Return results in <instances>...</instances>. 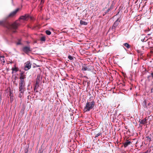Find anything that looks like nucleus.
Here are the masks:
<instances>
[{
  "label": "nucleus",
  "mask_w": 153,
  "mask_h": 153,
  "mask_svg": "<svg viewBox=\"0 0 153 153\" xmlns=\"http://www.w3.org/2000/svg\"><path fill=\"white\" fill-rule=\"evenodd\" d=\"M21 43L20 42H17V43H16V45H21Z\"/></svg>",
  "instance_id": "cd10ccee"
},
{
  "label": "nucleus",
  "mask_w": 153,
  "mask_h": 153,
  "mask_svg": "<svg viewBox=\"0 0 153 153\" xmlns=\"http://www.w3.org/2000/svg\"><path fill=\"white\" fill-rule=\"evenodd\" d=\"M83 77H85V78H88V77H87V76H84Z\"/></svg>",
  "instance_id": "72a5a7b5"
},
{
  "label": "nucleus",
  "mask_w": 153,
  "mask_h": 153,
  "mask_svg": "<svg viewBox=\"0 0 153 153\" xmlns=\"http://www.w3.org/2000/svg\"><path fill=\"white\" fill-rule=\"evenodd\" d=\"M19 8H17L15 10L11 12L8 15V17H9L12 18L14 17L16 14L17 13L19 10Z\"/></svg>",
  "instance_id": "6e6552de"
},
{
  "label": "nucleus",
  "mask_w": 153,
  "mask_h": 153,
  "mask_svg": "<svg viewBox=\"0 0 153 153\" xmlns=\"http://www.w3.org/2000/svg\"><path fill=\"white\" fill-rule=\"evenodd\" d=\"M46 34L48 35L51 34V32L49 30H46L45 31Z\"/></svg>",
  "instance_id": "6ab92c4d"
},
{
  "label": "nucleus",
  "mask_w": 153,
  "mask_h": 153,
  "mask_svg": "<svg viewBox=\"0 0 153 153\" xmlns=\"http://www.w3.org/2000/svg\"><path fill=\"white\" fill-rule=\"evenodd\" d=\"M131 143V142L129 140H127L126 141L123 143L124 146L125 148L128 145Z\"/></svg>",
  "instance_id": "f8f14e48"
},
{
  "label": "nucleus",
  "mask_w": 153,
  "mask_h": 153,
  "mask_svg": "<svg viewBox=\"0 0 153 153\" xmlns=\"http://www.w3.org/2000/svg\"><path fill=\"white\" fill-rule=\"evenodd\" d=\"M93 98V97H90V99Z\"/></svg>",
  "instance_id": "f704fd0d"
},
{
  "label": "nucleus",
  "mask_w": 153,
  "mask_h": 153,
  "mask_svg": "<svg viewBox=\"0 0 153 153\" xmlns=\"http://www.w3.org/2000/svg\"><path fill=\"white\" fill-rule=\"evenodd\" d=\"M40 81V75H38L37 76L36 81L35 84L39 85Z\"/></svg>",
  "instance_id": "9b49d317"
},
{
  "label": "nucleus",
  "mask_w": 153,
  "mask_h": 153,
  "mask_svg": "<svg viewBox=\"0 0 153 153\" xmlns=\"http://www.w3.org/2000/svg\"><path fill=\"white\" fill-rule=\"evenodd\" d=\"M29 16V15L28 14H26L24 16H21L19 18V19L26 20L28 19Z\"/></svg>",
  "instance_id": "9d476101"
},
{
  "label": "nucleus",
  "mask_w": 153,
  "mask_h": 153,
  "mask_svg": "<svg viewBox=\"0 0 153 153\" xmlns=\"http://www.w3.org/2000/svg\"><path fill=\"white\" fill-rule=\"evenodd\" d=\"M125 128L127 129V127H125Z\"/></svg>",
  "instance_id": "4c0bfd02"
},
{
  "label": "nucleus",
  "mask_w": 153,
  "mask_h": 153,
  "mask_svg": "<svg viewBox=\"0 0 153 153\" xmlns=\"http://www.w3.org/2000/svg\"><path fill=\"white\" fill-rule=\"evenodd\" d=\"M19 24L18 22L16 21L11 24H8L7 26V27L9 30H15L17 28Z\"/></svg>",
  "instance_id": "7ed1b4c3"
},
{
  "label": "nucleus",
  "mask_w": 153,
  "mask_h": 153,
  "mask_svg": "<svg viewBox=\"0 0 153 153\" xmlns=\"http://www.w3.org/2000/svg\"><path fill=\"white\" fill-rule=\"evenodd\" d=\"M151 92L152 93H153V85H152V87L151 88Z\"/></svg>",
  "instance_id": "a878e982"
},
{
  "label": "nucleus",
  "mask_w": 153,
  "mask_h": 153,
  "mask_svg": "<svg viewBox=\"0 0 153 153\" xmlns=\"http://www.w3.org/2000/svg\"><path fill=\"white\" fill-rule=\"evenodd\" d=\"M80 24L81 25H87L88 24V23L87 22H86L84 21H83L82 20H81L80 21Z\"/></svg>",
  "instance_id": "2eb2a0df"
},
{
  "label": "nucleus",
  "mask_w": 153,
  "mask_h": 153,
  "mask_svg": "<svg viewBox=\"0 0 153 153\" xmlns=\"http://www.w3.org/2000/svg\"><path fill=\"white\" fill-rule=\"evenodd\" d=\"M123 45L126 47L127 49H128L130 48V45L127 43H125L123 44Z\"/></svg>",
  "instance_id": "f3484780"
},
{
  "label": "nucleus",
  "mask_w": 153,
  "mask_h": 153,
  "mask_svg": "<svg viewBox=\"0 0 153 153\" xmlns=\"http://www.w3.org/2000/svg\"><path fill=\"white\" fill-rule=\"evenodd\" d=\"M101 134V133H99L96 135L95 137H97L99 136Z\"/></svg>",
  "instance_id": "b1692460"
},
{
  "label": "nucleus",
  "mask_w": 153,
  "mask_h": 153,
  "mask_svg": "<svg viewBox=\"0 0 153 153\" xmlns=\"http://www.w3.org/2000/svg\"><path fill=\"white\" fill-rule=\"evenodd\" d=\"M146 120H141L139 121V122L140 123L144 124L146 123Z\"/></svg>",
  "instance_id": "dca6fc26"
},
{
  "label": "nucleus",
  "mask_w": 153,
  "mask_h": 153,
  "mask_svg": "<svg viewBox=\"0 0 153 153\" xmlns=\"http://www.w3.org/2000/svg\"><path fill=\"white\" fill-rule=\"evenodd\" d=\"M68 58L71 60H73V56H68Z\"/></svg>",
  "instance_id": "4be33fe9"
},
{
  "label": "nucleus",
  "mask_w": 153,
  "mask_h": 153,
  "mask_svg": "<svg viewBox=\"0 0 153 153\" xmlns=\"http://www.w3.org/2000/svg\"><path fill=\"white\" fill-rule=\"evenodd\" d=\"M125 128L127 129V127H125Z\"/></svg>",
  "instance_id": "e433bc0d"
},
{
  "label": "nucleus",
  "mask_w": 153,
  "mask_h": 153,
  "mask_svg": "<svg viewBox=\"0 0 153 153\" xmlns=\"http://www.w3.org/2000/svg\"><path fill=\"white\" fill-rule=\"evenodd\" d=\"M23 95V94H22V93L20 92V94L19 95V97H21Z\"/></svg>",
  "instance_id": "393cba45"
},
{
  "label": "nucleus",
  "mask_w": 153,
  "mask_h": 153,
  "mask_svg": "<svg viewBox=\"0 0 153 153\" xmlns=\"http://www.w3.org/2000/svg\"><path fill=\"white\" fill-rule=\"evenodd\" d=\"M3 24V22L1 21H0V25H1Z\"/></svg>",
  "instance_id": "c756f323"
},
{
  "label": "nucleus",
  "mask_w": 153,
  "mask_h": 153,
  "mask_svg": "<svg viewBox=\"0 0 153 153\" xmlns=\"http://www.w3.org/2000/svg\"><path fill=\"white\" fill-rule=\"evenodd\" d=\"M151 75L152 78H153V71L152 72V73L151 74Z\"/></svg>",
  "instance_id": "bb28decb"
},
{
  "label": "nucleus",
  "mask_w": 153,
  "mask_h": 153,
  "mask_svg": "<svg viewBox=\"0 0 153 153\" xmlns=\"http://www.w3.org/2000/svg\"><path fill=\"white\" fill-rule=\"evenodd\" d=\"M14 152H13V153H14Z\"/></svg>",
  "instance_id": "58836bf2"
},
{
  "label": "nucleus",
  "mask_w": 153,
  "mask_h": 153,
  "mask_svg": "<svg viewBox=\"0 0 153 153\" xmlns=\"http://www.w3.org/2000/svg\"><path fill=\"white\" fill-rule=\"evenodd\" d=\"M40 40L42 41H45L46 39L45 36H42L41 37Z\"/></svg>",
  "instance_id": "412c9836"
},
{
  "label": "nucleus",
  "mask_w": 153,
  "mask_h": 153,
  "mask_svg": "<svg viewBox=\"0 0 153 153\" xmlns=\"http://www.w3.org/2000/svg\"><path fill=\"white\" fill-rule=\"evenodd\" d=\"M22 50L24 52L27 54L31 51L30 46H24L22 48Z\"/></svg>",
  "instance_id": "0eeeda50"
},
{
  "label": "nucleus",
  "mask_w": 153,
  "mask_h": 153,
  "mask_svg": "<svg viewBox=\"0 0 153 153\" xmlns=\"http://www.w3.org/2000/svg\"><path fill=\"white\" fill-rule=\"evenodd\" d=\"M147 140L149 142H150L151 141V137L150 136H147L146 137Z\"/></svg>",
  "instance_id": "a211bd4d"
},
{
  "label": "nucleus",
  "mask_w": 153,
  "mask_h": 153,
  "mask_svg": "<svg viewBox=\"0 0 153 153\" xmlns=\"http://www.w3.org/2000/svg\"><path fill=\"white\" fill-rule=\"evenodd\" d=\"M95 103V102L93 100L91 102L88 101L84 108V112L88 111L92 109L94 107Z\"/></svg>",
  "instance_id": "f257e3e1"
},
{
  "label": "nucleus",
  "mask_w": 153,
  "mask_h": 153,
  "mask_svg": "<svg viewBox=\"0 0 153 153\" xmlns=\"http://www.w3.org/2000/svg\"><path fill=\"white\" fill-rule=\"evenodd\" d=\"M24 70L25 71H27L30 69L31 66V64L30 61H28L25 64Z\"/></svg>",
  "instance_id": "423d86ee"
},
{
  "label": "nucleus",
  "mask_w": 153,
  "mask_h": 153,
  "mask_svg": "<svg viewBox=\"0 0 153 153\" xmlns=\"http://www.w3.org/2000/svg\"><path fill=\"white\" fill-rule=\"evenodd\" d=\"M144 104L146 106V100H145L144 101Z\"/></svg>",
  "instance_id": "c85d7f7f"
},
{
  "label": "nucleus",
  "mask_w": 153,
  "mask_h": 153,
  "mask_svg": "<svg viewBox=\"0 0 153 153\" xmlns=\"http://www.w3.org/2000/svg\"><path fill=\"white\" fill-rule=\"evenodd\" d=\"M120 21V19L119 18L115 21L111 28V29L113 31H115L116 28L119 24Z\"/></svg>",
  "instance_id": "39448f33"
},
{
  "label": "nucleus",
  "mask_w": 153,
  "mask_h": 153,
  "mask_svg": "<svg viewBox=\"0 0 153 153\" xmlns=\"http://www.w3.org/2000/svg\"><path fill=\"white\" fill-rule=\"evenodd\" d=\"M3 62H5V61H3Z\"/></svg>",
  "instance_id": "c9c22d12"
},
{
  "label": "nucleus",
  "mask_w": 153,
  "mask_h": 153,
  "mask_svg": "<svg viewBox=\"0 0 153 153\" xmlns=\"http://www.w3.org/2000/svg\"><path fill=\"white\" fill-rule=\"evenodd\" d=\"M38 153H42V152H41V151L39 150L38 152Z\"/></svg>",
  "instance_id": "7c9ffc66"
},
{
  "label": "nucleus",
  "mask_w": 153,
  "mask_h": 153,
  "mask_svg": "<svg viewBox=\"0 0 153 153\" xmlns=\"http://www.w3.org/2000/svg\"><path fill=\"white\" fill-rule=\"evenodd\" d=\"M93 68V67L89 65L84 64L82 66V71H90Z\"/></svg>",
  "instance_id": "20e7f679"
},
{
  "label": "nucleus",
  "mask_w": 153,
  "mask_h": 153,
  "mask_svg": "<svg viewBox=\"0 0 153 153\" xmlns=\"http://www.w3.org/2000/svg\"><path fill=\"white\" fill-rule=\"evenodd\" d=\"M26 78L23 72H22L20 74L19 79L20 81H25L24 79Z\"/></svg>",
  "instance_id": "1a4fd4ad"
},
{
  "label": "nucleus",
  "mask_w": 153,
  "mask_h": 153,
  "mask_svg": "<svg viewBox=\"0 0 153 153\" xmlns=\"http://www.w3.org/2000/svg\"><path fill=\"white\" fill-rule=\"evenodd\" d=\"M12 70L14 71L15 72H16L19 71V68L16 67V65L15 64L13 65V68H12Z\"/></svg>",
  "instance_id": "ddd939ff"
},
{
  "label": "nucleus",
  "mask_w": 153,
  "mask_h": 153,
  "mask_svg": "<svg viewBox=\"0 0 153 153\" xmlns=\"http://www.w3.org/2000/svg\"><path fill=\"white\" fill-rule=\"evenodd\" d=\"M152 104L150 102H149L148 103L147 106H149V108L151 107Z\"/></svg>",
  "instance_id": "5701e85b"
},
{
  "label": "nucleus",
  "mask_w": 153,
  "mask_h": 153,
  "mask_svg": "<svg viewBox=\"0 0 153 153\" xmlns=\"http://www.w3.org/2000/svg\"><path fill=\"white\" fill-rule=\"evenodd\" d=\"M80 153L79 152V153Z\"/></svg>",
  "instance_id": "ea45409f"
},
{
  "label": "nucleus",
  "mask_w": 153,
  "mask_h": 153,
  "mask_svg": "<svg viewBox=\"0 0 153 153\" xmlns=\"http://www.w3.org/2000/svg\"><path fill=\"white\" fill-rule=\"evenodd\" d=\"M113 8V7H112V6H111L109 8H108L107 10V11H106V12H105V14L107 13H108L110 10L111 9H112Z\"/></svg>",
  "instance_id": "aec40b11"
},
{
  "label": "nucleus",
  "mask_w": 153,
  "mask_h": 153,
  "mask_svg": "<svg viewBox=\"0 0 153 153\" xmlns=\"http://www.w3.org/2000/svg\"><path fill=\"white\" fill-rule=\"evenodd\" d=\"M14 71L12 70V74H13L14 73Z\"/></svg>",
  "instance_id": "2f4dec72"
},
{
  "label": "nucleus",
  "mask_w": 153,
  "mask_h": 153,
  "mask_svg": "<svg viewBox=\"0 0 153 153\" xmlns=\"http://www.w3.org/2000/svg\"><path fill=\"white\" fill-rule=\"evenodd\" d=\"M39 87V85L35 84L34 85V91L36 93H37L39 92L38 90H37V89Z\"/></svg>",
  "instance_id": "4468645a"
},
{
  "label": "nucleus",
  "mask_w": 153,
  "mask_h": 153,
  "mask_svg": "<svg viewBox=\"0 0 153 153\" xmlns=\"http://www.w3.org/2000/svg\"><path fill=\"white\" fill-rule=\"evenodd\" d=\"M25 81H20L19 83V91L20 93L24 94L25 89Z\"/></svg>",
  "instance_id": "f03ea898"
},
{
  "label": "nucleus",
  "mask_w": 153,
  "mask_h": 153,
  "mask_svg": "<svg viewBox=\"0 0 153 153\" xmlns=\"http://www.w3.org/2000/svg\"><path fill=\"white\" fill-rule=\"evenodd\" d=\"M28 151L27 150L25 152V153H28Z\"/></svg>",
  "instance_id": "473e14b6"
}]
</instances>
